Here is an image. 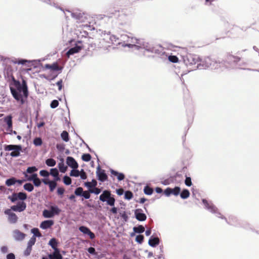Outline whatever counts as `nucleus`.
<instances>
[{
	"label": "nucleus",
	"mask_w": 259,
	"mask_h": 259,
	"mask_svg": "<svg viewBox=\"0 0 259 259\" xmlns=\"http://www.w3.org/2000/svg\"><path fill=\"white\" fill-rule=\"evenodd\" d=\"M11 77L13 81L14 85L16 88V89H15L13 87H10L11 92L15 100L17 101H20L21 104H23L24 103V100L22 98L21 93L23 92L24 97L26 98H27L28 92L26 82L25 80H23L22 84H21L19 81L15 79L13 75H11Z\"/></svg>",
	"instance_id": "nucleus-1"
},
{
	"label": "nucleus",
	"mask_w": 259,
	"mask_h": 259,
	"mask_svg": "<svg viewBox=\"0 0 259 259\" xmlns=\"http://www.w3.org/2000/svg\"><path fill=\"white\" fill-rule=\"evenodd\" d=\"M22 147L20 145H5L4 150L5 151H12L10 155L12 157H18L20 155Z\"/></svg>",
	"instance_id": "nucleus-2"
},
{
	"label": "nucleus",
	"mask_w": 259,
	"mask_h": 259,
	"mask_svg": "<svg viewBox=\"0 0 259 259\" xmlns=\"http://www.w3.org/2000/svg\"><path fill=\"white\" fill-rule=\"evenodd\" d=\"M111 192L108 190H105L100 196V200L102 202L106 201L107 203L110 206H114L115 203V199L111 197Z\"/></svg>",
	"instance_id": "nucleus-3"
},
{
	"label": "nucleus",
	"mask_w": 259,
	"mask_h": 259,
	"mask_svg": "<svg viewBox=\"0 0 259 259\" xmlns=\"http://www.w3.org/2000/svg\"><path fill=\"white\" fill-rule=\"evenodd\" d=\"M60 212L61 209L57 206H51L50 207V210L45 209L42 211V215L45 218H51L55 214L58 215Z\"/></svg>",
	"instance_id": "nucleus-4"
},
{
	"label": "nucleus",
	"mask_w": 259,
	"mask_h": 259,
	"mask_svg": "<svg viewBox=\"0 0 259 259\" xmlns=\"http://www.w3.org/2000/svg\"><path fill=\"white\" fill-rule=\"evenodd\" d=\"M71 16L76 20L78 23L85 22L87 19L86 14L80 11L72 12L71 13Z\"/></svg>",
	"instance_id": "nucleus-5"
},
{
	"label": "nucleus",
	"mask_w": 259,
	"mask_h": 259,
	"mask_svg": "<svg viewBox=\"0 0 259 259\" xmlns=\"http://www.w3.org/2000/svg\"><path fill=\"white\" fill-rule=\"evenodd\" d=\"M12 209H7L5 210L4 213L8 215V220L9 222L11 224H15L18 221V217L17 215L12 212Z\"/></svg>",
	"instance_id": "nucleus-6"
},
{
	"label": "nucleus",
	"mask_w": 259,
	"mask_h": 259,
	"mask_svg": "<svg viewBox=\"0 0 259 259\" xmlns=\"http://www.w3.org/2000/svg\"><path fill=\"white\" fill-rule=\"evenodd\" d=\"M181 188L179 187H175L174 188H167L164 191V193L166 196H169L170 195L178 196L180 194Z\"/></svg>",
	"instance_id": "nucleus-7"
},
{
	"label": "nucleus",
	"mask_w": 259,
	"mask_h": 259,
	"mask_svg": "<svg viewBox=\"0 0 259 259\" xmlns=\"http://www.w3.org/2000/svg\"><path fill=\"white\" fill-rule=\"evenodd\" d=\"M96 174L98 180L101 182H104L108 179L105 170L101 169L100 166H98L97 168Z\"/></svg>",
	"instance_id": "nucleus-8"
},
{
	"label": "nucleus",
	"mask_w": 259,
	"mask_h": 259,
	"mask_svg": "<svg viewBox=\"0 0 259 259\" xmlns=\"http://www.w3.org/2000/svg\"><path fill=\"white\" fill-rule=\"evenodd\" d=\"M26 208V204L23 201H20L16 205L11 207V209L15 211L21 212L24 211Z\"/></svg>",
	"instance_id": "nucleus-9"
},
{
	"label": "nucleus",
	"mask_w": 259,
	"mask_h": 259,
	"mask_svg": "<svg viewBox=\"0 0 259 259\" xmlns=\"http://www.w3.org/2000/svg\"><path fill=\"white\" fill-rule=\"evenodd\" d=\"M13 236L16 240L21 241L25 238L26 234L16 229L13 231Z\"/></svg>",
	"instance_id": "nucleus-10"
},
{
	"label": "nucleus",
	"mask_w": 259,
	"mask_h": 259,
	"mask_svg": "<svg viewBox=\"0 0 259 259\" xmlns=\"http://www.w3.org/2000/svg\"><path fill=\"white\" fill-rule=\"evenodd\" d=\"M79 230L84 234H87L90 236L91 239H93L95 237V234L87 227L80 226Z\"/></svg>",
	"instance_id": "nucleus-11"
},
{
	"label": "nucleus",
	"mask_w": 259,
	"mask_h": 259,
	"mask_svg": "<svg viewBox=\"0 0 259 259\" xmlns=\"http://www.w3.org/2000/svg\"><path fill=\"white\" fill-rule=\"evenodd\" d=\"M141 209H137L135 210L136 218L139 221H144L146 220L147 217L145 214L142 213Z\"/></svg>",
	"instance_id": "nucleus-12"
},
{
	"label": "nucleus",
	"mask_w": 259,
	"mask_h": 259,
	"mask_svg": "<svg viewBox=\"0 0 259 259\" xmlns=\"http://www.w3.org/2000/svg\"><path fill=\"white\" fill-rule=\"evenodd\" d=\"M66 163L70 167L76 169L78 167V165L75 160L72 157H67L66 159Z\"/></svg>",
	"instance_id": "nucleus-13"
},
{
	"label": "nucleus",
	"mask_w": 259,
	"mask_h": 259,
	"mask_svg": "<svg viewBox=\"0 0 259 259\" xmlns=\"http://www.w3.org/2000/svg\"><path fill=\"white\" fill-rule=\"evenodd\" d=\"M28 181H32L34 185L36 187L40 186L41 184L40 180L37 177V175L36 174H32L30 177L28 178Z\"/></svg>",
	"instance_id": "nucleus-14"
},
{
	"label": "nucleus",
	"mask_w": 259,
	"mask_h": 259,
	"mask_svg": "<svg viewBox=\"0 0 259 259\" xmlns=\"http://www.w3.org/2000/svg\"><path fill=\"white\" fill-rule=\"evenodd\" d=\"M227 59L229 62L237 63L240 61L241 58L239 56L233 55L229 53H228L227 55Z\"/></svg>",
	"instance_id": "nucleus-15"
},
{
	"label": "nucleus",
	"mask_w": 259,
	"mask_h": 259,
	"mask_svg": "<svg viewBox=\"0 0 259 259\" xmlns=\"http://www.w3.org/2000/svg\"><path fill=\"white\" fill-rule=\"evenodd\" d=\"M54 224L53 220H46L42 222L40 225V227L42 229H47L51 228Z\"/></svg>",
	"instance_id": "nucleus-16"
},
{
	"label": "nucleus",
	"mask_w": 259,
	"mask_h": 259,
	"mask_svg": "<svg viewBox=\"0 0 259 259\" xmlns=\"http://www.w3.org/2000/svg\"><path fill=\"white\" fill-rule=\"evenodd\" d=\"M4 121L7 123L8 125L7 131L12 132V117L11 115L6 116L4 118Z\"/></svg>",
	"instance_id": "nucleus-17"
},
{
	"label": "nucleus",
	"mask_w": 259,
	"mask_h": 259,
	"mask_svg": "<svg viewBox=\"0 0 259 259\" xmlns=\"http://www.w3.org/2000/svg\"><path fill=\"white\" fill-rule=\"evenodd\" d=\"M82 49V48L80 46H75L73 48H72L70 49L66 53V55L68 57H69L70 55H73L75 53H77L79 52Z\"/></svg>",
	"instance_id": "nucleus-18"
},
{
	"label": "nucleus",
	"mask_w": 259,
	"mask_h": 259,
	"mask_svg": "<svg viewBox=\"0 0 259 259\" xmlns=\"http://www.w3.org/2000/svg\"><path fill=\"white\" fill-rule=\"evenodd\" d=\"M45 68L46 69H51L53 71H58L61 69V68L59 66L57 63H54L52 65L46 64Z\"/></svg>",
	"instance_id": "nucleus-19"
},
{
	"label": "nucleus",
	"mask_w": 259,
	"mask_h": 259,
	"mask_svg": "<svg viewBox=\"0 0 259 259\" xmlns=\"http://www.w3.org/2000/svg\"><path fill=\"white\" fill-rule=\"evenodd\" d=\"M52 254L50 255V259H62V255L58 248L55 249Z\"/></svg>",
	"instance_id": "nucleus-20"
},
{
	"label": "nucleus",
	"mask_w": 259,
	"mask_h": 259,
	"mask_svg": "<svg viewBox=\"0 0 259 259\" xmlns=\"http://www.w3.org/2000/svg\"><path fill=\"white\" fill-rule=\"evenodd\" d=\"M159 243V239L158 237L151 238L148 241L149 245L155 247Z\"/></svg>",
	"instance_id": "nucleus-21"
},
{
	"label": "nucleus",
	"mask_w": 259,
	"mask_h": 259,
	"mask_svg": "<svg viewBox=\"0 0 259 259\" xmlns=\"http://www.w3.org/2000/svg\"><path fill=\"white\" fill-rule=\"evenodd\" d=\"M111 173L112 175L114 176H117V179L118 181L123 180L125 178L124 174H123L122 173H119L117 171H115L114 170H111Z\"/></svg>",
	"instance_id": "nucleus-22"
},
{
	"label": "nucleus",
	"mask_w": 259,
	"mask_h": 259,
	"mask_svg": "<svg viewBox=\"0 0 259 259\" xmlns=\"http://www.w3.org/2000/svg\"><path fill=\"white\" fill-rule=\"evenodd\" d=\"M180 196L182 199H186L190 196V192L187 189H184L182 192L180 193Z\"/></svg>",
	"instance_id": "nucleus-23"
},
{
	"label": "nucleus",
	"mask_w": 259,
	"mask_h": 259,
	"mask_svg": "<svg viewBox=\"0 0 259 259\" xmlns=\"http://www.w3.org/2000/svg\"><path fill=\"white\" fill-rule=\"evenodd\" d=\"M61 137L62 139L63 140H64L65 142H68L69 140V134L68 132L66 131H64L61 134Z\"/></svg>",
	"instance_id": "nucleus-24"
},
{
	"label": "nucleus",
	"mask_w": 259,
	"mask_h": 259,
	"mask_svg": "<svg viewBox=\"0 0 259 259\" xmlns=\"http://www.w3.org/2000/svg\"><path fill=\"white\" fill-rule=\"evenodd\" d=\"M16 183H17V180L15 178L13 177L6 180V185L7 186H11L14 185Z\"/></svg>",
	"instance_id": "nucleus-25"
},
{
	"label": "nucleus",
	"mask_w": 259,
	"mask_h": 259,
	"mask_svg": "<svg viewBox=\"0 0 259 259\" xmlns=\"http://www.w3.org/2000/svg\"><path fill=\"white\" fill-rule=\"evenodd\" d=\"M84 185L85 186L91 189L92 187H95L97 185V182L96 180L93 179L91 182H86Z\"/></svg>",
	"instance_id": "nucleus-26"
},
{
	"label": "nucleus",
	"mask_w": 259,
	"mask_h": 259,
	"mask_svg": "<svg viewBox=\"0 0 259 259\" xmlns=\"http://www.w3.org/2000/svg\"><path fill=\"white\" fill-rule=\"evenodd\" d=\"M133 229L135 232L137 233H142L145 231L144 227L142 225H139L138 227H135Z\"/></svg>",
	"instance_id": "nucleus-27"
},
{
	"label": "nucleus",
	"mask_w": 259,
	"mask_h": 259,
	"mask_svg": "<svg viewBox=\"0 0 259 259\" xmlns=\"http://www.w3.org/2000/svg\"><path fill=\"white\" fill-rule=\"evenodd\" d=\"M46 164L49 166H54L56 165V162L53 158H49L46 160Z\"/></svg>",
	"instance_id": "nucleus-28"
},
{
	"label": "nucleus",
	"mask_w": 259,
	"mask_h": 259,
	"mask_svg": "<svg viewBox=\"0 0 259 259\" xmlns=\"http://www.w3.org/2000/svg\"><path fill=\"white\" fill-rule=\"evenodd\" d=\"M24 189L28 191V192H31L33 191V189H34V187L33 186L32 184H31V183H26L25 184L24 186Z\"/></svg>",
	"instance_id": "nucleus-29"
},
{
	"label": "nucleus",
	"mask_w": 259,
	"mask_h": 259,
	"mask_svg": "<svg viewBox=\"0 0 259 259\" xmlns=\"http://www.w3.org/2000/svg\"><path fill=\"white\" fill-rule=\"evenodd\" d=\"M144 193L146 195H151L153 192V190L152 188L148 186H146L145 187L144 189Z\"/></svg>",
	"instance_id": "nucleus-30"
},
{
	"label": "nucleus",
	"mask_w": 259,
	"mask_h": 259,
	"mask_svg": "<svg viewBox=\"0 0 259 259\" xmlns=\"http://www.w3.org/2000/svg\"><path fill=\"white\" fill-rule=\"evenodd\" d=\"M48 185L49 186L50 191L53 192L56 188L57 183L55 181H51Z\"/></svg>",
	"instance_id": "nucleus-31"
},
{
	"label": "nucleus",
	"mask_w": 259,
	"mask_h": 259,
	"mask_svg": "<svg viewBox=\"0 0 259 259\" xmlns=\"http://www.w3.org/2000/svg\"><path fill=\"white\" fill-rule=\"evenodd\" d=\"M17 197L18 199H20L21 200H24L27 198V195L26 193L24 192H19L17 193Z\"/></svg>",
	"instance_id": "nucleus-32"
},
{
	"label": "nucleus",
	"mask_w": 259,
	"mask_h": 259,
	"mask_svg": "<svg viewBox=\"0 0 259 259\" xmlns=\"http://www.w3.org/2000/svg\"><path fill=\"white\" fill-rule=\"evenodd\" d=\"M31 232L33 234V236H35V238H36V237H39L41 236V234L40 233L38 229H37V228L32 229Z\"/></svg>",
	"instance_id": "nucleus-33"
},
{
	"label": "nucleus",
	"mask_w": 259,
	"mask_h": 259,
	"mask_svg": "<svg viewBox=\"0 0 259 259\" xmlns=\"http://www.w3.org/2000/svg\"><path fill=\"white\" fill-rule=\"evenodd\" d=\"M49 244L51 246V247L54 249H56L57 246V242L56 241V239L52 238L49 241Z\"/></svg>",
	"instance_id": "nucleus-34"
},
{
	"label": "nucleus",
	"mask_w": 259,
	"mask_h": 259,
	"mask_svg": "<svg viewBox=\"0 0 259 259\" xmlns=\"http://www.w3.org/2000/svg\"><path fill=\"white\" fill-rule=\"evenodd\" d=\"M33 144L36 146H39L42 145V141L40 138H35L33 140Z\"/></svg>",
	"instance_id": "nucleus-35"
},
{
	"label": "nucleus",
	"mask_w": 259,
	"mask_h": 259,
	"mask_svg": "<svg viewBox=\"0 0 259 259\" xmlns=\"http://www.w3.org/2000/svg\"><path fill=\"white\" fill-rule=\"evenodd\" d=\"M133 197V193L130 191H127L125 192L124 198L126 199L130 200Z\"/></svg>",
	"instance_id": "nucleus-36"
},
{
	"label": "nucleus",
	"mask_w": 259,
	"mask_h": 259,
	"mask_svg": "<svg viewBox=\"0 0 259 259\" xmlns=\"http://www.w3.org/2000/svg\"><path fill=\"white\" fill-rule=\"evenodd\" d=\"M79 175H80V172L79 171V170L75 169H73L71 170V171H70V176L75 177H78L79 176Z\"/></svg>",
	"instance_id": "nucleus-37"
},
{
	"label": "nucleus",
	"mask_w": 259,
	"mask_h": 259,
	"mask_svg": "<svg viewBox=\"0 0 259 259\" xmlns=\"http://www.w3.org/2000/svg\"><path fill=\"white\" fill-rule=\"evenodd\" d=\"M82 159L86 162H88L91 159V156L90 154H83L81 157Z\"/></svg>",
	"instance_id": "nucleus-38"
},
{
	"label": "nucleus",
	"mask_w": 259,
	"mask_h": 259,
	"mask_svg": "<svg viewBox=\"0 0 259 259\" xmlns=\"http://www.w3.org/2000/svg\"><path fill=\"white\" fill-rule=\"evenodd\" d=\"M36 242V238L35 236H32L29 240L27 246L32 247V246L35 244Z\"/></svg>",
	"instance_id": "nucleus-39"
},
{
	"label": "nucleus",
	"mask_w": 259,
	"mask_h": 259,
	"mask_svg": "<svg viewBox=\"0 0 259 259\" xmlns=\"http://www.w3.org/2000/svg\"><path fill=\"white\" fill-rule=\"evenodd\" d=\"M63 182L66 185H69L71 184V179L70 177L66 176L63 178Z\"/></svg>",
	"instance_id": "nucleus-40"
},
{
	"label": "nucleus",
	"mask_w": 259,
	"mask_h": 259,
	"mask_svg": "<svg viewBox=\"0 0 259 259\" xmlns=\"http://www.w3.org/2000/svg\"><path fill=\"white\" fill-rule=\"evenodd\" d=\"M83 191V190L82 187H78L75 189L74 193L76 196H81Z\"/></svg>",
	"instance_id": "nucleus-41"
},
{
	"label": "nucleus",
	"mask_w": 259,
	"mask_h": 259,
	"mask_svg": "<svg viewBox=\"0 0 259 259\" xmlns=\"http://www.w3.org/2000/svg\"><path fill=\"white\" fill-rule=\"evenodd\" d=\"M168 60L172 63H177L179 62V58L176 56H169Z\"/></svg>",
	"instance_id": "nucleus-42"
},
{
	"label": "nucleus",
	"mask_w": 259,
	"mask_h": 259,
	"mask_svg": "<svg viewBox=\"0 0 259 259\" xmlns=\"http://www.w3.org/2000/svg\"><path fill=\"white\" fill-rule=\"evenodd\" d=\"M58 166L61 172H65L66 171L67 167L64 165L63 162L59 163Z\"/></svg>",
	"instance_id": "nucleus-43"
},
{
	"label": "nucleus",
	"mask_w": 259,
	"mask_h": 259,
	"mask_svg": "<svg viewBox=\"0 0 259 259\" xmlns=\"http://www.w3.org/2000/svg\"><path fill=\"white\" fill-rule=\"evenodd\" d=\"M50 175L53 177H57L59 175V171L56 168H51L50 170Z\"/></svg>",
	"instance_id": "nucleus-44"
},
{
	"label": "nucleus",
	"mask_w": 259,
	"mask_h": 259,
	"mask_svg": "<svg viewBox=\"0 0 259 259\" xmlns=\"http://www.w3.org/2000/svg\"><path fill=\"white\" fill-rule=\"evenodd\" d=\"M37 170V168L35 166L28 167L26 169V172L29 174L33 173Z\"/></svg>",
	"instance_id": "nucleus-45"
},
{
	"label": "nucleus",
	"mask_w": 259,
	"mask_h": 259,
	"mask_svg": "<svg viewBox=\"0 0 259 259\" xmlns=\"http://www.w3.org/2000/svg\"><path fill=\"white\" fill-rule=\"evenodd\" d=\"M101 189L98 188H96V187H94L93 189H90V192L91 193H95L96 194H99L101 192Z\"/></svg>",
	"instance_id": "nucleus-46"
},
{
	"label": "nucleus",
	"mask_w": 259,
	"mask_h": 259,
	"mask_svg": "<svg viewBox=\"0 0 259 259\" xmlns=\"http://www.w3.org/2000/svg\"><path fill=\"white\" fill-rule=\"evenodd\" d=\"M39 174L44 177H48L50 175V173L46 170H41L39 171Z\"/></svg>",
	"instance_id": "nucleus-47"
},
{
	"label": "nucleus",
	"mask_w": 259,
	"mask_h": 259,
	"mask_svg": "<svg viewBox=\"0 0 259 259\" xmlns=\"http://www.w3.org/2000/svg\"><path fill=\"white\" fill-rule=\"evenodd\" d=\"M144 240V236L142 235H137L136 238V241L139 243H142Z\"/></svg>",
	"instance_id": "nucleus-48"
},
{
	"label": "nucleus",
	"mask_w": 259,
	"mask_h": 259,
	"mask_svg": "<svg viewBox=\"0 0 259 259\" xmlns=\"http://www.w3.org/2000/svg\"><path fill=\"white\" fill-rule=\"evenodd\" d=\"M58 105H59V102L56 100H54L52 101L51 103V105H50L51 107L52 108H55L57 107H58Z\"/></svg>",
	"instance_id": "nucleus-49"
},
{
	"label": "nucleus",
	"mask_w": 259,
	"mask_h": 259,
	"mask_svg": "<svg viewBox=\"0 0 259 259\" xmlns=\"http://www.w3.org/2000/svg\"><path fill=\"white\" fill-rule=\"evenodd\" d=\"M9 199L11 200L12 202H15L18 200V198L17 197V193H13L11 196L9 197Z\"/></svg>",
	"instance_id": "nucleus-50"
},
{
	"label": "nucleus",
	"mask_w": 259,
	"mask_h": 259,
	"mask_svg": "<svg viewBox=\"0 0 259 259\" xmlns=\"http://www.w3.org/2000/svg\"><path fill=\"white\" fill-rule=\"evenodd\" d=\"M90 193L91 192H90V190L89 191H83L82 194L81 196H82L85 199H89L91 196Z\"/></svg>",
	"instance_id": "nucleus-51"
},
{
	"label": "nucleus",
	"mask_w": 259,
	"mask_h": 259,
	"mask_svg": "<svg viewBox=\"0 0 259 259\" xmlns=\"http://www.w3.org/2000/svg\"><path fill=\"white\" fill-rule=\"evenodd\" d=\"M65 192V189L63 187H59L57 189V194L58 195L62 196Z\"/></svg>",
	"instance_id": "nucleus-52"
},
{
	"label": "nucleus",
	"mask_w": 259,
	"mask_h": 259,
	"mask_svg": "<svg viewBox=\"0 0 259 259\" xmlns=\"http://www.w3.org/2000/svg\"><path fill=\"white\" fill-rule=\"evenodd\" d=\"M185 184L187 186H191L192 185V182H191V179L190 177H187L185 181Z\"/></svg>",
	"instance_id": "nucleus-53"
},
{
	"label": "nucleus",
	"mask_w": 259,
	"mask_h": 259,
	"mask_svg": "<svg viewBox=\"0 0 259 259\" xmlns=\"http://www.w3.org/2000/svg\"><path fill=\"white\" fill-rule=\"evenodd\" d=\"M31 250L32 247L27 246L26 249L24 252V255L26 256L29 255L30 254Z\"/></svg>",
	"instance_id": "nucleus-54"
},
{
	"label": "nucleus",
	"mask_w": 259,
	"mask_h": 259,
	"mask_svg": "<svg viewBox=\"0 0 259 259\" xmlns=\"http://www.w3.org/2000/svg\"><path fill=\"white\" fill-rule=\"evenodd\" d=\"M79 176H80L81 179L82 180H85L87 178V174L84 172L83 169H81V170L80 172Z\"/></svg>",
	"instance_id": "nucleus-55"
},
{
	"label": "nucleus",
	"mask_w": 259,
	"mask_h": 259,
	"mask_svg": "<svg viewBox=\"0 0 259 259\" xmlns=\"http://www.w3.org/2000/svg\"><path fill=\"white\" fill-rule=\"evenodd\" d=\"M8 247L7 246H3L1 248V251L4 254L8 253Z\"/></svg>",
	"instance_id": "nucleus-56"
},
{
	"label": "nucleus",
	"mask_w": 259,
	"mask_h": 259,
	"mask_svg": "<svg viewBox=\"0 0 259 259\" xmlns=\"http://www.w3.org/2000/svg\"><path fill=\"white\" fill-rule=\"evenodd\" d=\"M120 216L124 220V221H127V220L128 219V216L126 214V213L125 211H123L122 212H121Z\"/></svg>",
	"instance_id": "nucleus-57"
},
{
	"label": "nucleus",
	"mask_w": 259,
	"mask_h": 259,
	"mask_svg": "<svg viewBox=\"0 0 259 259\" xmlns=\"http://www.w3.org/2000/svg\"><path fill=\"white\" fill-rule=\"evenodd\" d=\"M62 83H63V81H62V79L60 80L56 83V84L58 85V89L59 91L61 90V89L62 88V87H63Z\"/></svg>",
	"instance_id": "nucleus-58"
},
{
	"label": "nucleus",
	"mask_w": 259,
	"mask_h": 259,
	"mask_svg": "<svg viewBox=\"0 0 259 259\" xmlns=\"http://www.w3.org/2000/svg\"><path fill=\"white\" fill-rule=\"evenodd\" d=\"M207 209L209 210L211 212H215L217 210V208L212 204L210 205Z\"/></svg>",
	"instance_id": "nucleus-59"
},
{
	"label": "nucleus",
	"mask_w": 259,
	"mask_h": 259,
	"mask_svg": "<svg viewBox=\"0 0 259 259\" xmlns=\"http://www.w3.org/2000/svg\"><path fill=\"white\" fill-rule=\"evenodd\" d=\"M27 62V60L21 59L18 61H15L14 63L18 64H24Z\"/></svg>",
	"instance_id": "nucleus-60"
},
{
	"label": "nucleus",
	"mask_w": 259,
	"mask_h": 259,
	"mask_svg": "<svg viewBox=\"0 0 259 259\" xmlns=\"http://www.w3.org/2000/svg\"><path fill=\"white\" fill-rule=\"evenodd\" d=\"M184 98H186V99H187L190 96V95H189V92L188 91V90L187 89H186L185 90H184Z\"/></svg>",
	"instance_id": "nucleus-61"
},
{
	"label": "nucleus",
	"mask_w": 259,
	"mask_h": 259,
	"mask_svg": "<svg viewBox=\"0 0 259 259\" xmlns=\"http://www.w3.org/2000/svg\"><path fill=\"white\" fill-rule=\"evenodd\" d=\"M15 256L14 253H10L7 255V259H15Z\"/></svg>",
	"instance_id": "nucleus-62"
},
{
	"label": "nucleus",
	"mask_w": 259,
	"mask_h": 259,
	"mask_svg": "<svg viewBox=\"0 0 259 259\" xmlns=\"http://www.w3.org/2000/svg\"><path fill=\"white\" fill-rule=\"evenodd\" d=\"M202 202L203 203V204L204 205V206H205V207L207 209L209 206L211 205L210 204H209L208 201L205 200V199H203L202 200Z\"/></svg>",
	"instance_id": "nucleus-63"
},
{
	"label": "nucleus",
	"mask_w": 259,
	"mask_h": 259,
	"mask_svg": "<svg viewBox=\"0 0 259 259\" xmlns=\"http://www.w3.org/2000/svg\"><path fill=\"white\" fill-rule=\"evenodd\" d=\"M88 251L90 253H94L95 252V249L94 247H91L89 248Z\"/></svg>",
	"instance_id": "nucleus-64"
}]
</instances>
